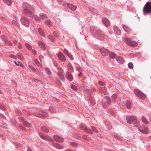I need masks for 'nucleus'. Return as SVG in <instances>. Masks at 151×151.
<instances>
[{
    "mask_svg": "<svg viewBox=\"0 0 151 151\" xmlns=\"http://www.w3.org/2000/svg\"><path fill=\"white\" fill-rule=\"evenodd\" d=\"M90 32L93 36L99 40H103L105 38V35L102 32L95 27L91 28Z\"/></svg>",
    "mask_w": 151,
    "mask_h": 151,
    "instance_id": "obj_1",
    "label": "nucleus"
},
{
    "mask_svg": "<svg viewBox=\"0 0 151 151\" xmlns=\"http://www.w3.org/2000/svg\"><path fill=\"white\" fill-rule=\"evenodd\" d=\"M22 8L25 14L32 17L34 12L33 7L28 3H26L23 4Z\"/></svg>",
    "mask_w": 151,
    "mask_h": 151,
    "instance_id": "obj_2",
    "label": "nucleus"
},
{
    "mask_svg": "<svg viewBox=\"0 0 151 151\" xmlns=\"http://www.w3.org/2000/svg\"><path fill=\"white\" fill-rule=\"evenodd\" d=\"M126 119L127 123L129 124L132 122L133 125L135 127L139 126V121L137 119L135 116H128L126 117Z\"/></svg>",
    "mask_w": 151,
    "mask_h": 151,
    "instance_id": "obj_3",
    "label": "nucleus"
},
{
    "mask_svg": "<svg viewBox=\"0 0 151 151\" xmlns=\"http://www.w3.org/2000/svg\"><path fill=\"white\" fill-rule=\"evenodd\" d=\"M151 12V3L147 2L143 9V13L144 15L147 14Z\"/></svg>",
    "mask_w": 151,
    "mask_h": 151,
    "instance_id": "obj_4",
    "label": "nucleus"
},
{
    "mask_svg": "<svg viewBox=\"0 0 151 151\" xmlns=\"http://www.w3.org/2000/svg\"><path fill=\"white\" fill-rule=\"evenodd\" d=\"M46 16L43 14H40V17L37 15L34 16V15L32 17V18L34 19L37 22H40L41 19H45L46 18Z\"/></svg>",
    "mask_w": 151,
    "mask_h": 151,
    "instance_id": "obj_5",
    "label": "nucleus"
},
{
    "mask_svg": "<svg viewBox=\"0 0 151 151\" xmlns=\"http://www.w3.org/2000/svg\"><path fill=\"white\" fill-rule=\"evenodd\" d=\"M33 115L38 117L43 118L44 117L47 115V114L45 112L43 111H39L38 112H34Z\"/></svg>",
    "mask_w": 151,
    "mask_h": 151,
    "instance_id": "obj_6",
    "label": "nucleus"
},
{
    "mask_svg": "<svg viewBox=\"0 0 151 151\" xmlns=\"http://www.w3.org/2000/svg\"><path fill=\"white\" fill-rule=\"evenodd\" d=\"M135 94L139 98L144 99L145 97V95L139 90L135 89L134 90Z\"/></svg>",
    "mask_w": 151,
    "mask_h": 151,
    "instance_id": "obj_7",
    "label": "nucleus"
},
{
    "mask_svg": "<svg viewBox=\"0 0 151 151\" xmlns=\"http://www.w3.org/2000/svg\"><path fill=\"white\" fill-rule=\"evenodd\" d=\"M58 75L59 77V78L62 81H64L65 80V78L63 76V70L60 67H58Z\"/></svg>",
    "mask_w": 151,
    "mask_h": 151,
    "instance_id": "obj_8",
    "label": "nucleus"
},
{
    "mask_svg": "<svg viewBox=\"0 0 151 151\" xmlns=\"http://www.w3.org/2000/svg\"><path fill=\"white\" fill-rule=\"evenodd\" d=\"M40 135L41 138L43 139L48 140L50 141H52L53 139L47 135H45L42 132L39 133Z\"/></svg>",
    "mask_w": 151,
    "mask_h": 151,
    "instance_id": "obj_9",
    "label": "nucleus"
},
{
    "mask_svg": "<svg viewBox=\"0 0 151 151\" xmlns=\"http://www.w3.org/2000/svg\"><path fill=\"white\" fill-rule=\"evenodd\" d=\"M21 21L22 24L25 27H27L29 25V20L26 17H24L22 18Z\"/></svg>",
    "mask_w": 151,
    "mask_h": 151,
    "instance_id": "obj_10",
    "label": "nucleus"
},
{
    "mask_svg": "<svg viewBox=\"0 0 151 151\" xmlns=\"http://www.w3.org/2000/svg\"><path fill=\"white\" fill-rule=\"evenodd\" d=\"M57 57L58 59L63 62H65L66 58L63 54L60 52H59L57 55Z\"/></svg>",
    "mask_w": 151,
    "mask_h": 151,
    "instance_id": "obj_11",
    "label": "nucleus"
},
{
    "mask_svg": "<svg viewBox=\"0 0 151 151\" xmlns=\"http://www.w3.org/2000/svg\"><path fill=\"white\" fill-rule=\"evenodd\" d=\"M53 138L55 141L59 142H61L63 140V138L57 135H54Z\"/></svg>",
    "mask_w": 151,
    "mask_h": 151,
    "instance_id": "obj_12",
    "label": "nucleus"
},
{
    "mask_svg": "<svg viewBox=\"0 0 151 151\" xmlns=\"http://www.w3.org/2000/svg\"><path fill=\"white\" fill-rule=\"evenodd\" d=\"M102 21L106 27H109L110 26V22L109 20L106 18H104L102 19Z\"/></svg>",
    "mask_w": 151,
    "mask_h": 151,
    "instance_id": "obj_13",
    "label": "nucleus"
},
{
    "mask_svg": "<svg viewBox=\"0 0 151 151\" xmlns=\"http://www.w3.org/2000/svg\"><path fill=\"white\" fill-rule=\"evenodd\" d=\"M66 77L67 79L70 81H71L73 80L72 75L68 72H67L66 73Z\"/></svg>",
    "mask_w": 151,
    "mask_h": 151,
    "instance_id": "obj_14",
    "label": "nucleus"
},
{
    "mask_svg": "<svg viewBox=\"0 0 151 151\" xmlns=\"http://www.w3.org/2000/svg\"><path fill=\"white\" fill-rule=\"evenodd\" d=\"M67 6L68 8L73 11H75L77 8V6H76L70 4H68L67 5Z\"/></svg>",
    "mask_w": 151,
    "mask_h": 151,
    "instance_id": "obj_15",
    "label": "nucleus"
},
{
    "mask_svg": "<svg viewBox=\"0 0 151 151\" xmlns=\"http://www.w3.org/2000/svg\"><path fill=\"white\" fill-rule=\"evenodd\" d=\"M100 52L101 54L104 56L108 55L109 53V51L106 49L101 50H100Z\"/></svg>",
    "mask_w": 151,
    "mask_h": 151,
    "instance_id": "obj_16",
    "label": "nucleus"
},
{
    "mask_svg": "<svg viewBox=\"0 0 151 151\" xmlns=\"http://www.w3.org/2000/svg\"><path fill=\"white\" fill-rule=\"evenodd\" d=\"M52 145L53 146L59 150H61L63 148L62 146L58 143L55 144L54 143H53L52 144Z\"/></svg>",
    "mask_w": 151,
    "mask_h": 151,
    "instance_id": "obj_17",
    "label": "nucleus"
},
{
    "mask_svg": "<svg viewBox=\"0 0 151 151\" xmlns=\"http://www.w3.org/2000/svg\"><path fill=\"white\" fill-rule=\"evenodd\" d=\"M117 61L121 64L123 63L124 62V60L123 58L121 56L117 57L116 59Z\"/></svg>",
    "mask_w": 151,
    "mask_h": 151,
    "instance_id": "obj_18",
    "label": "nucleus"
},
{
    "mask_svg": "<svg viewBox=\"0 0 151 151\" xmlns=\"http://www.w3.org/2000/svg\"><path fill=\"white\" fill-rule=\"evenodd\" d=\"M113 28L114 32H116L118 35H119L120 34V30L116 27H114Z\"/></svg>",
    "mask_w": 151,
    "mask_h": 151,
    "instance_id": "obj_19",
    "label": "nucleus"
},
{
    "mask_svg": "<svg viewBox=\"0 0 151 151\" xmlns=\"http://www.w3.org/2000/svg\"><path fill=\"white\" fill-rule=\"evenodd\" d=\"M38 44L40 47L42 48V50H44L45 49V45L41 42H39L38 43Z\"/></svg>",
    "mask_w": 151,
    "mask_h": 151,
    "instance_id": "obj_20",
    "label": "nucleus"
},
{
    "mask_svg": "<svg viewBox=\"0 0 151 151\" xmlns=\"http://www.w3.org/2000/svg\"><path fill=\"white\" fill-rule=\"evenodd\" d=\"M4 3L8 6L11 5L12 1L11 0H3Z\"/></svg>",
    "mask_w": 151,
    "mask_h": 151,
    "instance_id": "obj_21",
    "label": "nucleus"
},
{
    "mask_svg": "<svg viewBox=\"0 0 151 151\" xmlns=\"http://www.w3.org/2000/svg\"><path fill=\"white\" fill-rule=\"evenodd\" d=\"M122 26L126 32H128L130 31V29L127 26L124 25H122Z\"/></svg>",
    "mask_w": 151,
    "mask_h": 151,
    "instance_id": "obj_22",
    "label": "nucleus"
},
{
    "mask_svg": "<svg viewBox=\"0 0 151 151\" xmlns=\"http://www.w3.org/2000/svg\"><path fill=\"white\" fill-rule=\"evenodd\" d=\"M137 43L134 41L131 40V42L130 43H128V45L132 46H135L137 45Z\"/></svg>",
    "mask_w": 151,
    "mask_h": 151,
    "instance_id": "obj_23",
    "label": "nucleus"
},
{
    "mask_svg": "<svg viewBox=\"0 0 151 151\" xmlns=\"http://www.w3.org/2000/svg\"><path fill=\"white\" fill-rule=\"evenodd\" d=\"M41 130L43 132L48 133L49 132L48 129L45 127H42L41 128Z\"/></svg>",
    "mask_w": 151,
    "mask_h": 151,
    "instance_id": "obj_24",
    "label": "nucleus"
},
{
    "mask_svg": "<svg viewBox=\"0 0 151 151\" xmlns=\"http://www.w3.org/2000/svg\"><path fill=\"white\" fill-rule=\"evenodd\" d=\"M38 31L40 35L42 37H45V36L44 33L42 29L41 28H39L38 29Z\"/></svg>",
    "mask_w": 151,
    "mask_h": 151,
    "instance_id": "obj_25",
    "label": "nucleus"
},
{
    "mask_svg": "<svg viewBox=\"0 0 151 151\" xmlns=\"http://www.w3.org/2000/svg\"><path fill=\"white\" fill-rule=\"evenodd\" d=\"M126 105L127 108L128 109H130L131 108V104L130 102L129 101H127L126 103Z\"/></svg>",
    "mask_w": 151,
    "mask_h": 151,
    "instance_id": "obj_26",
    "label": "nucleus"
},
{
    "mask_svg": "<svg viewBox=\"0 0 151 151\" xmlns=\"http://www.w3.org/2000/svg\"><path fill=\"white\" fill-rule=\"evenodd\" d=\"M100 89L101 91H103L104 95H106L107 94V93L105 87H101L100 88Z\"/></svg>",
    "mask_w": 151,
    "mask_h": 151,
    "instance_id": "obj_27",
    "label": "nucleus"
},
{
    "mask_svg": "<svg viewBox=\"0 0 151 151\" xmlns=\"http://www.w3.org/2000/svg\"><path fill=\"white\" fill-rule=\"evenodd\" d=\"M104 99H106V101L107 103L109 104L111 102V99L109 97L107 96H106L104 97Z\"/></svg>",
    "mask_w": 151,
    "mask_h": 151,
    "instance_id": "obj_28",
    "label": "nucleus"
},
{
    "mask_svg": "<svg viewBox=\"0 0 151 151\" xmlns=\"http://www.w3.org/2000/svg\"><path fill=\"white\" fill-rule=\"evenodd\" d=\"M142 121L143 122L146 124H149L147 120L146 119L144 116L142 117Z\"/></svg>",
    "mask_w": 151,
    "mask_h": 151,
    "instance_id": "obj_29",
    "label": "nucleus"
},
{
    "mask_svg": "<svg viewBox=\"0 0 151 151\" xmlns=\"http://www.w3.org/2000/svg\"><path fill=\"white\" fill-rule=\"evenodd\" d=\"M26 48L29 50H30L32 49V47L28 43H26L25 44Z\"/></svg>",
    "mask_w": 151,
    "mask_h": 151,
    "instance_id": "obj_30",
    "label": "nucleus"
},
{
    "mask_svg": "<svg viewBox=\"0 0 151 151\" xmlns=\"http://www.w3.org/2000/svg\"><path fill=\"white\" fill-rule=\"evenodd\" d=\"M45 70L47 73L49 75H50L51 74V72L50 70L48 68L46 67L45 68Z\"/></svg>",
    "mask_w": 151,
    "mask_h": 151,
    "instance_id": "obj_31",
    "label": "nucleus"
},
{
    "mask_svg": "<svg viewBox=\"0 0 151 151\" xmlns=\"http://www.w3.org/2000/svg\"><path fill=\"white\" fill-rule=\"evenodd\" d=\"M14 43V44H17L18 46L20 48H21L22 47V46L21 44L19 42H17L16 40H15L13 41Z\"/></svg>",
    "mask_w": 151,
    "mask_h": 151,
    "instance_id": "obj_32",
    "label": "nucleus"
},
{
    "mask_svg": "<svg viewBox=\"0 0 151 151\" xmlns=\"http://www.w3.org/2000/svg\"><path fill=\"white\" fill-rule=\"evenodd\" d=\"M47 37L52 42L54 41L55 38L53 36L49 35L47 36Z\"/></svg>",
    "mask_w": 151,
    "mask_h": 151,
    "instance_id": "obj_33",
    "label": "nucleus"
},
{
    "mask_svg": "<svg viewBox=\"0 0 151 151\" xmlns=\"http://www.w3.org/2000/svg\"><path fill=\"white\" fill-rule=\"evenodd\" d=\"M109 56L110 58H115V55L114 53L109 52Z\"/></svg>",
    "mask_w": 151,
    "mask_h": 151,
    "instance_id": "obj_34",
    "label": "nucleus"
},
{
    "mask_svg": "<svg viewBox=\"0 0 151 151\" xmlns=\"http://www.w3.org/2000/svg\"><path fill=\"white\" fill-rule=\"evenodd\" d=\"M4 42L6 45L8 46H11L12 45V43L9 41L5 40L4 41Z\"/></svg>",
    "mask_w": 151,
    "mask_h": 151,
    "instance_id": "obj_35",
    "label": "nucleus"
},
{
    "mask_svg": "<svg viewBox=\"0 0 151 151\" xmlns=\"http://www.w3.org/2000/svg\"><path fill=\"white\" fill-rule=\"evenodd\" d=\"M143 129L144 131L145 132V133H144L147 134L149 132V130L147 127L143 126Z\"/></svg>",
    "mask_w": 151,
    "mask_h": 151,
    "instance_id": "obj_36",
    "label": "nucleus"
},
{
    "mask_svg": "<svg viewBox=\"0 0 151 151\" xmlns=\"http://www.w3.org/2000/svg\"><path fill=\"white\" fill-rule=\"evenodd\" d=\"M34 62L38 67L40 68L42 67V65L37 60H35Z\"/></svg>",
    "mask_w": 151,
    "mask_h": 151,
    "instance_id": "obj_37",
    "label": "nucleus"
},
{
    "mask_svg": "<svg viewBox=\"0 0 151 151\" xmlns=\"http://www.w3.org/2000/svg\"><path fill=\"white\" fill-rule=\"evenodd\" d=\"M23 125L26 127H28L30 126V124L27 122L24 121L23 122Z\"/></svg>",
    "mask_w": 151,
    "mask_h": 151,
    "instance_id": "obj_38",
    "label": "nucleus"
},
{
    "mask_svg": "<svg viewBox=\"0 0 151 151\" xmlns=\"http://www.w3.org/2000/svg\"><path fill=\"white\" fill-rule=\"evenodd\" d=\"M112 101V102H114L116 100V95L114 94H113L111 96Z\"/></svg>",
    "mask_w": 151,
    "mask_h": 151,
    "instance_id": "obj_39",
    "label": "nucleus"
},
{
    "mask_svg": "<svg viewBox=\"0 0 151 151\" xmlns=\"http://www.w3.org/2000/svg\"><path fill=\"white\" fill-rule=\"evenodd\" d=\"M28 67L33 71L36 72L37 71V70L32 65H28Z\"/></svg>",
    "mask_w": 151,
    "mask_h": 151,
    "instance_id": "obj_40",
    "label": "nucleus"
},
{
    "mask_svg": "<svg viewBox=\"0 0 151 151\" xmlns=\"http://www.w3.org/2000/svg\"><path fill=\"white\" fill-rule=\"evenodd\" d=\"M79 127L82 130H85V129L86 128V126H84V125L82 124H80L79 125Z\"/></svg>",
    "mask_w": 151,
    "mask_h": 151,
    "instance_id": "obj_41",
    "label": "nucleus"
},
{
    "mask_svg": "<svg viewBox=\"0 0 151 151\" xmlns=\"http://www.w3.org/2000/svg\"><path fill=\"white\" fill-rule=\"evenodd\" d=\"M12 23L13 25L16 27H18L19 26V24L15 20H13L12 22Z\"/></svg>",
    "mask_w": 151,
    "mask_h": 151,
    "instance_id": "obj_42",
    "label": "nucleus"
},
{
    "mask_svg": "<svg viewBox=\"0 0 151 151\" xmlns=\"http://www.w3.org/2000/svg\"><path fill=\"white\" fill-rule=\"evenodd\" d=\"M138 131L144 133H145V132L144 131L143 129V126H141L139 127L138 128Z\"/></svg>",
    "mask_w": 151,
    "mask_h": 151,
    "instance_id": "obj_43",
    "label": "nucleus"
},
{
    "mask_svg": "<svg viewBox=\"0 0 151 151\" xmlns=\"http://www.w3.org/2000/svg\"><path fill=\"white\" fill-rule=\"evenodd\" d=\"M124 40L126 42V43L128 45V43H130L131 42V40L129 38H124Z\"/></svg>",
    "mask_w": 151,
    "mask_h": 151,
    "instance_id": "obj_44",
    "label": "nucleus"
},
{
    "mask_svg": "<svg viewBox=\"0 0 151 151\" xmlns=\"http://www.w3.org/2000/svg\"><path fill=\"white\" fill-rule=\"evenodd\" d=\"M86 132H87L89 134H92V131L91 130V129H88L86 127L85 129V130H84Z\"/></svg>",
    "mask_w": 151,
    "mask_h": 151,
    "instance_id": "obj_45",
    "label": "nucleus"
},
{
    "mask_svg": "<svg viewBox=\"0 0 151 151\" xmlns=\"http://www.w3.org/2000/svg\"><path fill=\"white\" fill-rule=\"evenodd\" d=\"M128 66L129 68L131 69H132L133 68V65L132 63L131 62H129L128 63Z\"/></svg>",
    "mask_w": 151,
    "mask_h": 151,
    "instance_id": "obj_46",
    "label": "nucleus"
},
{
    "mask_svg": "<svg viewBox=\"0 0 151 151\" xmlns=\"http://www.w3.org/2000/svg\"><path fill=\"white\" fill-rule=\"evenodd\" d=\"M68 69L69 71L71 72H73V67L70 65L68 66Z\"/></svg>",
    "mask_w": 151,
    "mask_h": 151,
    "instance_id": "obj_47",
    "label": "nucleus"
},
{
    "mask_svg": "<svg viewBox=\"0 0 151 151\" xmlns=\"http://www.w3.org/2000/svg\"><path fill=\"white\" fill-rule=\"evenodd\" d=\"M45 23L49 27L51 25V22L49 20H47L46 21Z\"/></svg>",
    "mask_w": 151,
    "mask_h": 151,
    "instance_id": "obj_48",
    "label": "nucleus"
},
{
    "mask_svg": "<svg viewBox=\"0 0 151 151\" xmlns=\"http://www.w3.org/2000/svg\"><path fill=\"white\" fill-rule=\"evenodd\" d=\"M91 128L92 130L96 133H97L98 132V130L96 129L93 126L91 127Z\"/></svg>",
    "mask_w": 151,
    "mask_h": 151,
    "instance_id": "obj_49",
    "label": "nucleus"
},
{
    "mask_svg": "<svg viewBox=\"0 0 151 151\" xmlns=\"http://www.w3.org/2000/svg\"><path fill=\"white\" fill-rule=\"evenodd\" d=\"M114 137L115 138H116L119 140H122L121 138L119 136L117 135H114Z\"/></svg>",
    "mask_w": 151,
    "mask_h": 151,
    "instance_id": "obj_50",
    "label": "nucleus"
},
{
    "mask_svg": "<svg viewBox=\"0 0 151 151\" xmlns=\"http://www.w3.org/2000/svg\"><path fill=\"white\" fill-rule=\"evenodd\" d=\"M63 52L67 56H69V53H68V51L67 49H64L63 50Z\"/></svg>",
    "mask_w": 151,
    "mask_h": 151,
    "instance_id": "obj_51",
    "label": "nucleus"
},
{
    "mask_svg": "<svg viewBox=\"0 0 151 151\" xmlns=\"http://www.w3.org/2000/svg\"><path fill=\"white\" fill-rule=\"evenodd\" d=\"M16 112L19 115H20L21 114V112L18 109L15 110Z\"/></svg>",
    "mask_w": 151,
    "mask_h": 151,
    "instance_id": "obj_52",
    "label": "nucleus"
},
{
    "mask_svg": "<svg viewBox=\"0 0 151 151\" xmlns=\"http://www.w3.org/2000/svg\"><path fill=\"white\" fill-rule=\"evenodd\" d=\"M9 57L10 58H14L15 59H17V57L14 55H9Z\"/></svg>",
    "mask_w": 151,
    "mask_h": 151,
    "instance_id": "obj_53",
    "label": "nucleus"
},
{
    "mask_svg": "<svg viewBox=\"0 0 151 151\" xmlns=\"http://www.w3.org/2000/svg\"><path fill=\"white\" fill-rule=\"evenodd\" d=\"M55 82L57 83L58 85H60V81L59 80H58V79L56 78L55 79Z\"/></svg>",
    "mask_w": 151,
    "mask_h": 151,
    "instance_id": "obj_54",
    "label": "nucleus"
},
{
    "mask_svg": "<svg viewBox=\"0 0 151 151\" xmlns=\"http://www.w3.org/2000/svg\"><path fill=\"white\" fill-rule=\"evenodd\" d=\"M70 145L73 147H76V144L74 142H70Z\"/></svg>",
    "mask_w": 151,
    "mask_h": 151,
    "instance_id": "obj_55",
    "label": "nucleus"
},
{
    "mask_svg": "<svg viewBox=\"0 0 151 151\" xmlns=\"http://www.w3.org/2000/svg\"><path fill=\"white\" fill-rule=\"evenodd\" d=\"M71 88L74 90H76L77 89L76 87L74 85H71Z\"/></svg>",
    "mask_w": 151,
    "mask_h": 151,
    "instance_id": "obj_56",
    "label": "nucleus"
},
{
    "mask_svg": "<svg viewBox=\"0 0 151 151\" xmlns=\"http://www.w3.org/2000/svg\"><path fill=\"white\" fill-rule=\"evenodd\" d=\"M17 57L20 60H23L24 59L23 57L20 55H17Z\"/></svg>",
    "mask_w": 151,
    "mask_h": 151,
    "instance_id": "obj_57",
    "label": "nucleus"
},
{
    "mask_svg": "<svg viewBox=\"0 0 151 151\" xmlns=\"http://www.w3.org/2000/svg\"><path fill=\"white\" fill-rule=\"evenodd\" d=\"M86 91L87 93L88 94H91V91L89 89H87L86 90Z\"/></svg>",
    "mask_w": 151,
    "mask_h": 151,
    "instance_id": "obj_58",
    "label": "nucleus"
},
{
    "mask_svg": "<svg viewBox=\"0 0 151 151\" xmlns=\"http://www.w3.org/2000/svg\"><path fill=\"white\" fill-rule=\"evenodd\" d=\"M53 34L56 37H58L59 36V33L56 32H53Z\"/></svg>",
    "mask_w": 151,
    "mask_h": 151,
    "instance_id": "obj_59",
    "label": "nucleus"
},
{
    "mask_svg": "<svg viewBox=\"0 0 151 151\" xmlns=\"http://www.w3.org/2000/svg\"><path fill=\"white\" fill-rule=\"evenodd\" d=\"M99 83L100 85L101 86H104L105 84L103 82H102L101 81H99Z\"/></svg>",
    "mask_w": 151,
    "mask_h": 151,
    "instance_id": "obj_60",
    "label": "nucleus"
},
{
    "mask_svg": "<svg viewBox=\"0 0 151 151\" xmlns=\"http://www.w3.org/2000/svg\"><path fill=\"white\" fill-rule=\"evenodd\" d=\"M37 70L39 73H42V69L41 68H40L39 69H37Z\"/></svg>",
    "mask_w": 151,
    "mask_h": 151,
    "instance_id": "obj_61",
    "label": "nucleus"
},
{
    "mask_svg": "<svg viewBox=\"0 0 151 151\" xmlns=\"http://www.w3.org/2000/svg\"><path fill=\"white\" fill-rule=\"evenodd\" d=\"M71 60L73 59V58L72 55L69 54V56H68Z\"/></svg>",
    "mask_w": 151,
    "mask_h": 151,
    "instance_id": "obj_62",
    "label": "nucleus"
},
{
    "mask_svg": "<svg viewBox=\"0 0 151 151\" xmlns=\"http://www.w3.org/2000/svg\"><path fill=\"white\" fill-rule=\"evenodd\" d=\"M32 52L34 55H36V51L35 50H32Z\"/></svg>",
    "mask_w": 151,
    "mask_h": 151,
    "instance_id": "obj_63",
    "label": "nucleus"
},
{
    "mask_svg": "<svg viewBox=\"0 0 151 151\" xmlns=\"http://www.w3.org/2000/svg\"><path fill=\"white\" fill-rule=\"evenodd\" d=\"M90 101L91 103L93 105H94L95 103V101H93V100H90Z\"/></svg>",
    "mask_w": 151,
    "mask_h": 151,
    "instance_id": "obj_64",
    "label": "nucleus"
}]
</instances>
